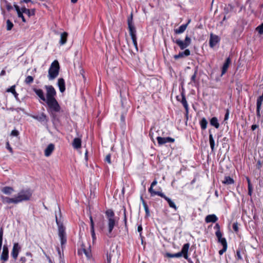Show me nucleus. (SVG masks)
Masks as SVG:
<instances>
[{"instance_id":"nucleus-1","label":"nucleus","mask_w":263,"mask_h":263,"mask_svg":"<svg viewBox=\"0 0 263 263\" xmlns=\"http://www.w3.org/2000/svg\"><path fill=\"white\" fill-rule=\"evenodd\" d=\"M133 13H131L130 16L127 18L128 28L129 29V34L131 36L133 44L135 47L136 50L138 51V46L136 37V30L133 22Z\"/></svg>"},{"instance_id":"nucleus-2","label":"nucleus","mask_w":263,"mask_h":263,"mask_svg":"<svg viewBox=\"0 0 263 263\" xmlns=\"http://www.w3.org/2000/svg\"><path fill=\"white\" fill-rule=\"evenodd\" d=\"M60 65L58 61H54L51 64L48 70V77L49 80L55 79L59 73Z\"/></svg>"},{"instance_id":"nucleus-3","label":"nucleus","mask_w":263,"mask_h":263,"mask_svg":"<svg viewBox=\"0 0 263 263\" xmlns=\"http://www.w3.org/2000/svg\"><path fill=\"white\" fill-rule=\"evenodd\" d=\"M32 192L30 190L27 189L21 190L15 197L16 203L17 204L20 202L30 200Z\"/></svg>"},{"instance_id":"nucleus-4","label":"nucleus","mask_w":263,"mask_h":263,"mask_svg":"<svg viewBox=\"0 0 263 263\" xmlns=\"http://www.w3.org/2000/svg\"><path fill=\"white\" fill-rule=\"evenodd\" d=\"M105 214L108 219V233L107 235L110 237L112 231L115 226V214L111 209L107 210Z\"/></svg>"},{"instance_id":"nucleus-5","label":"nucleus","mask_w":263,"mask_h":263,"mask_svg":"<svg viewBox=\"0 0 263 263\" xmlns=\"http://www.w3.org/2000/svg\"><path fill=\"white\" fill-rule=\"evenodd\" d=\"M190 247V245L189 243H185L183 245L181 251L180 252H178L177 253L175 254H171V253H166V256L170 258H173V257H181L182 255H183V257L185 259H187L188 258V255L187 252L188 250Z\"/></svg>"},{"instance_id":"nucleus-6","label":"nucleus","mask_w":263,"mask_h":263,"mask_svg":"<svg viewBox=\"0 0 263 263\" xmlns=\"http://www.w3.org/2000/svg\"><path fill=\"white\" fill-rule=\"evenodd\" d=\"M56 222L58 226L59 236L60 238L62 247L66 242V234L65 232V228L62 223L58 221L57 216H55Z\"/></svg>"},{"instance_id":"nucleus-7","label":"nucleus","mask_w":263,"mask_h":263,"mask_svg":"<svg viewBox=\"0 0 263 263\" xmlns=\"http://www.w3.org/2000/svg\"><path fill=\"white\" fill-rule=\"evenodd\" d=\"M52 111L59 112L61 107L55 98L46 99L45 101Z\"/></svg>"},{"instance_id":"nucleus-8","label":"nucleus","mask_w":263,"mask_h":263,"mask_svg":"<svg viewBox=\"0 0 263 263\" xmlns=\"http://www.w3.org/2000/svg\"><path fill=\"white\" fill-rule=\"evenodd\" d=\"M174 42L177 44L181 50H183L188 47L191 43V40L190 37L186 36L184 41L179 39L176 40Z\"/></svg>"},{"instance_id":"nucleus-9","label":"nucleus","mask_w":263,"mask_h":263,"mask_svg":"<svg viewBox=\"0 0 263 263\" xmlns=\"http://www.w3.org/2000/svg\"><path fill=\"white\" fill-rule=\"evenodd\" d=\"M45 88L46 90V99L55 98L56 91L52 85H46Z\"/></svg>"},{"instance_id":"nucleus-10","label":"nucleus","mask_w":263,"mask_h":263,"mask_svg":"<svg viewBox=\"0 0 263 263\" xmlns=\"http://www.w3.org/2000/svg\"><path fill=\"white\" fill-rule=\"evenodd\" d=\"M219 41L220 38L218 35L211 33L209 41V44L211 47H214L216 45V44L219 42Z\"/></svg>"},{"instance_id":"nucleus-11","label":"nucleus","mask_w":263,"mask_h":263,"mask_svg":"<svg viewBox=\"0 0 263 263\" xmlns=\"http://www.w3.org/2000/svg\"><path fill=\"white\" fill-rule=\"evenodd\" d=\"M157 140L159 145H162L167 142H174L175 139L171 137L162 138L161 137H157Z\"/></svg>"},{"instance_id":"nucleus-12","label":"nucleus","mask_w":263,"mask_h":263,"mask_svg":"<svg viewBox=\"0 0 263 263\" xmlns=\"http://www.w3.org/2000/svg\"><path fill=\"white\" fill-rule=\"evenodd\" d=\"M157 195L163 198L166 201H167L171 208L174 209L175 210H177V208L175 203L170 198L166 197L163 193H157Z\"/></svg>"},{"instance_id":"nucleus-13","label":"nucleus","mask_w":263,"mask_h":263,"mask_svg":"<svg viewBox=\"0 0 263 263\" xmlns=\"http://www.w3.org/2000/svg\"><path fill=\"white\" fill-rule=\"evenodd\" d=\"M90 246L88 248H87L84 243L82 244V249L79 251V254H82V252L84 253L85 256L88 258H90L91 257V252L89 249Z\"/></svg>"},{"instance_id":"nucleus-14","label":"nucleus","mask_w":263,"mask_h":263,"mask_svg":"<svg viewBox=\"0 0 263 263\" xmlns=\"http://www.w3.org/2000/svg\"><path fill=\"white\" fill-rule=\"evenodd\" d=\"M21 249V247L19 246L17 243H15L13 245L11 255L13 258L16 259L17 257L19 251Z\"/></svg>"},{"instance_id":"nucleus-15","label":"nucleus","mask_w":263,"mask_h":263,"mask_svg":"<svg viewBox=\"0 0 263 263\" xmlns=\"http://www.w3.org/2000/svg\"><path fill=\"white\" fill-rule=\"evenodd\" d=\"M32 117L41 122H47L48 121L47 116L43 112L40 115L32 116Z\"/></svg>"},{"instance_id":"nucleus-16","label":"nucleus","mask_w":263,"mask_h":263,"mask_svg":"<svg viewBox=\"0 0 263 263\" xmlns=\"http://www.w3.org/2000/svg\"><path fill=\"white\" fill-rule=\"evenodd\" d=\"M191 52L190 50L188 49H185L184 51L180 52L179 54H176L174 56V58L177 60L179 58H182L184 57H188L190 55Z\"/></svg>"},{"instance_id":"nucleus-17","label":"nucleus","mask_w":263,"mask_h":263,"mask_svg":"<svg viewBox=\"0 0 263 263\" xmlns=\"http://www.w3.org/2000/svg\"><path fill=\"white\" fill-rule=\"evenodd\" d=\"M8 249L6 246L4 245L3 246V252L1 256V260H3L4 261H7L8 259Z\"/></svg>"},{"instance_id":"nucleus-18","label":"nucleus","mask_w":263,"mask_h":263,"mask_svg":"<svg viewBox=\"0 0 263 263\" xmlns=\"http://www.w3.org/2000/svg\"><path fill=\"white\" fill-rule=\"evenodd\" d=\"M215 235L218 239V241L220 243L222 246H227L226 239L223 238L222 234L220 231H216Z\"/></svg>"},{"instance_id":"nucleus-19","label":"nucleus","mask_w":263,"mask_h":263,"mask_svg":"<svg viewBox=\"0 0 263 263\" xmlns=\"http://www.w3.org/2000/svg\"><path fill=\"white\" fill-rule=\"evenodd\" d=\"M1 199H2V201L4 203L9 204V203H14V204H17L16 200L15 199V197H14V198H10V197H5V196H2L1 197Z\"/></svg>"},{"instance_id":"nucleus-20","label":"nucleus","mask_w":263,"mask_h":263,"mask_svg":"<svg viewBox=\"0 0 263 263\" xmlns=\"http://www.w3.org/2000/svg\"><path fill=\"white\" fill-rule=\"evenodd\" d=\"M191 20H189L187 23L185 24L182 25L180 26L178 29H176L174 30V32L176 34H181L183 33L185 29H186L189 24L190 23Z\"/></svg>"},{"instance_id":"nucleus-21","label":"nucleus","mask_w":263,"mask_h":263,"mask_svg":"<svg viewBox=\"0 0 263 263\" xmlns=\"http://www.w3.org/2000/svg\"><path fill=\"white\" fill-rule=\"evenodd\" d=\"M33 90L41 100L44 102L46 100V97L44 96V93L42 89L34 88Z\"/></svg>"},{"instance_id":"nucleus-22","label":"nucleus","mask_w":263,"mask_h":263,"mask_svg":"<svg viewBox=\"0 0 263 263\" xmlns=\"http://www.w3.org/2000/svg\"><path fill=\"white\" fill-rule=\"evenodd\" d=\"M157 183V181L155 179L151 184V187L148 189V192L151 193L152 196H154L156 195H157V193H162L159 191H155L153 189L154 186L156 185Z\"/></svg>"},{"instance_id":"nucleus-23","label":"nucleus","mask_w":263,"mask_h":263,"mask_svg":"<svg viewBox=\"0 0 263 263\" xmlns=\"http://www.w3.org/2000/svg\"><path fill=\"white\" fill-rule=\"evenodd\" d=\"M58 85L61 92L63 93L65 90V83L64 79L60 78L58 79Z\"/></svg>"},{"instance_id":"nucleus-24","label":"nucleus","mask_w":263,"mask_h":263,"mask_svg":"<svg viewBox=\"0 0 263 263\" xmlns=\"http://www.w3.org/2000/svg\"><path fill=\"white\" fill-rule=\"evenodd\" d=\"M54 149V145L53 144H49L45 150V155L46 157H49Z\"/></svg>"},{"instance_id":"nucleus-25","label":"nucleus","mask_w":263,"mask_h":263,"mask_svg":"<svg viewBox=\"0 0 263 263\" xmlns=\"http://www.w3.org/2000/svg\"><path fill=\"white\" fill-rule=\"evenodd\" d=\"M119 85L120 88V96H122V95L124 93H126L127 92V86L126 83L120 81L119 82Z\"/></svg>"},{"instance_id":"nucleus-26","label":"nucleus","mask_w":263,"mask_h":263,"mask_svg":"<svg viewBox=\"0 0 263 263\" xmlns=\"http://www.w3.org/2000/svg\"><path fill=\"white\" fill-rule=\"evenodd\" d=\"M218 220V218L214 214L209 215L206 216L205 221L206 223L215 222Z\"/></svg>"},{"instance_id":"nucleus-27","label":"nucleus","mask_w":263,"mask_h":263,"mask_svg":"<svg viewBox=\"0 0 263 263\" xmlns=\"http://www.w3.org/2000/svg\"><path fill=\"white\" fill-rule=\"evenodd\" d=\"M230 63H231V60H230V58H228L226 59V60L222 66L221 75L224 74L227 72Z\"/></svg>"},{"instance_id":"nucleus-28","label":"nucleus","mask_w":263,"mask_h":263,"mask_svg":"<svg viewBox=\"0 0 263 263\" xmlns=\"http://www.w3.org/2000/svg\"><path fill=\"white\" fill-rule=\"evenodd\" d=\"M72 146L74 148L78 149L81 147V140L79 138H76L73 139Z\"/></svg>"},{"instance_id":"nucleus-29","label":"nucleus","mask_w":263,"mask_h":263,"mask_svg":"<svg viewBox=\"0 0 263 263\" xmlns=\"http://www.w3.org/2000/svg\"><path fill=\"white\" fill-rule=\"evenodd\" d=\"M21 10L23 13L27 14L29 17L33 16L35 14L34 9L30 10L29 9H27L25 7H22Z\"/></svg>"},{"instance_id":"nucleus-30","label":"nucleus","mask_w":263,"mask_h":263,"mask_svg":"<svg viewBox=\"0 0 263 263\" xmlns=\"http://www.w3.org/2000/svg\"><path fill=\"white\" fill-rule=\"evenodd\" d=\"M68 33L66 32H64L61 34V38L60 40V44L61 45L65 44L67 42Z\"/></svg>"},{"instance_id":"nucleus-31","label":"nucleus","mask_w":263,"mask_h":263,"mask_svg":"<svg viewBox=\"0 0 263 263\" xmlns=\"http://www.w3.org/2000/svg\"><path fill=\"white\" fill-rule=\"evenodd\" d=\"M181 96H182L181 103L185 109L186 114H187L189 112V106H188L187 103V101L185 99V95L183 94V93H182Z\"/></svg>"},{"instance_id":"nucleus-32","label":"nucleus","mask_w":263,"mask_h":263,"mask_svg":"<svg viewBox=\"0 0 263 263\" xmlns=\"http://www.w3.org/2000/svg\"><path fill=\"white\" fill-rule=\"evenodd\" d=\"M13 191V189L10 186H5L2 189V192L6 195H10Z\"/></svg>"},{"instance_id":"nucleus-33","label":"nucleus","mask_w":263,"mask_h":263,"mask_svg":"<svg viewBox=\"0 0 263 263\" xmlns=\"http://www.w3.org/2000/svg\"><path fill=\"white\" fill-rule=\"evenodd\" d=\"M210 124L212 126H214L216 128H218L219 127V124L218 121V119L216 117H213L210 120Z\"/></svg>"},{"instance_id":"nucleus-34","label":"nucleus","mask_w":263,"mask_h":263,"mask_svg":"<svg viewBox=\"0 0 263 263\" xmlns=\"http://www.w3.org/2000/svg\"><path fill=\"white\" fill-rule=\"evenodd\" d=\"M224 184H231L234 183V180L230 176H227L224 178V180L222 181Z\"/></svg>"},{"instance_id":"nucleus-35","label":"nucleus","mask_w":263,"mask_h":263,"mask_svg":"<svg viewBox=\"0 0 263 263\" xmlns=\"http://www.w3.org/2000/svg\"><path fill=\"white\" fill-rule=\"evenodd\" d=\"M209 141L211 149L212 151H213L214 149L215 142L213 137V135L211 134L209 135Z\"/></svg>"},{"instance_id":"nucleus-36","label":"nucleus","mask_w":263,"mask_h":263,"mask_svg":"<svg viewBox=\"0 0 263 263\" xmlns=\"http://www.w3.org/2000/svg\"><path fill=\"white\" fill-rule=\"evenodd\" d=\"M200 126L202 129H205L207 127L208 121L205 118H203L200 121Z\"/></svg>"},{"instance_id":"nucleus-37","label":"nucleus","mask_w":263,"mask_h":263,"mask_svg":"<svg viewBox=\"0 0 263 263\" xmlns=\"http://www.w3.org/2000/svg\"><path fill=\"white\" fill-rule=\"evenodd\" d=\"M263 101V92L257 99L256 107L261 108L262 102Z\"/></svg>"},{"instance_id":"nucleus-38","label":"nucleus","mask_w":263,"mask_h":263,"mask_svg":"<svg viewBox=\"0 0 263 263\" xmlns=\"http://www.w3.org/2000/svg\"><path fill=\"white\" fill-rule=\"evenodd\" d=\"M141 198L142 200L143 206H144L145 211L146 212V216H149V211L148 205H147L146 203L144 201L142 197H141Z\"/></svg>"},{"instance_id":"nucleus-39","label":"nucleus","mask_w":263,"mask_h":263,"mask_svg":"<svg viewBox=\"0 0 263 263\" xmlns=\"http://www.w3.org/2000/svg\"><path fill=\"white\" fill-rule=\"evenodd\" d=\"M197 73H198V67H196V68L195 69L194 73L191 77V81L192 82H193L194 83H195L197 82L196 78Z\"/></svg>"},{"instance_id":"nucleus-40","label":"nucleus","mask_w":263,"mask_h":263,"mask_svg":"<svg viewBox=\"0 0 263 263\" xmlns=\"http://www.w3.org/2000/svg\"><path fill=\"white\" fill-rule=\"evenodd\" d=\"M6 24H7V30L8 31L11 30L13 27V23L9 20H7L6 21Z\"/></svg>"},{"instance_id":"nucleus-41","label":"nucleus","mask_w":263,"mask_h":263,"mask_svg":"<svg viewBox=\"0 0 263 263\" xmlns=\"http://www.w3.org/2000/svg\"><path fill=\"white\" fill-rule=\"evenodd\" d=\"M33 81V78L32 76H29L26 77L25 82L27 84L32 83Z\"/></svg>"},{"instance_id":"nucleus-42","label":"nucleus","mask_w":263,"mask_h":263,"mask_svg":"<svg viewBox=\"0 0 263 263\" xmlns=\"http://www.w3.org/2000/svg\"><path fill=\"white\" fill-rule=\"evenodd\" d=\"M257 31L260 34L263 33V23L256 28Z\"/></svg>"},{"instance_id":"nucleus-43","label":"nucleus","mask_w":263,"mask_h":263,"mask_svg":"<svg viewBox=\"0 0 263 263\" xmlns=\"http://www.w3.org/2000/svg\"><path fill=\"white\" fill-rule=\"evenodd\" d=\"M15 87V85L12 86L10 88L7 89V92H10L12 93H16Z\"/></svg>"},{"instance_id":"nucleus-44","label":"nucleus","mask_w":263,"mask_h":263,"mask_svg":"<svg viewBox=\"0 0 263 263\" xmlns=\"http://www.w3.org/2000/svg\"><path fill=\"white\" fill-rule=\"evenodd\" d=\"M23 13V12H22H22H18V13H17V15H18V17H20V18H22V21L23 22L25 23V22H26V20L25 18Z\"/></svg>"},{"instance_id":"nucleus-45","label":"nucleus","mask_w":263,"mask_h":263,"mask_svg":"<svg viewBox=\"0 0 263 263\" xmlns=\"http://www.w3.org/2000/svg\"><path fill=\"white\" fill-rule=\"evenodd\" d=\"M223 247V248L222 249L220 250L219 251V255H221L223 254V253H224L227 249V246L225 245V246H222Z\"/></svg>"},{"instance_id":"nucleus-46","label":"nucleus","mask_w":263,"mask_h":263,"mask_svg":"<svg viewBox=\"0 0 263 263\" xmlns=\"http://www.w3.org/2000/svg\"><path fill=\"white\" fill-rule=\"evenodd\" d=\"M6 147L11 154H13V149L12 147L10 146L9 142L8 141L6 143Z\"/></svg>"},{"instance_id":"nucleus-47","label":"nucleus","mask_w":263,"mask_h":263,"mask_svg":"<svg viewBox=\"0 0 263 263\" xmlns=\"http://www.w3.org/2000/svg\"><path fill=\"white\" fill-rule=\"evenodd\" d=\"M90 231H91V234L92 238V239H93V241H94L96 239V235H95V229H91Z\"/></svg>"},{"instance_id":"nucleus-48","label":"nucleus","mask_w":263,"mask_h":263,"mask_svg":"<svg viewBox=\"0 0 263 263\" xmlns=\"http://www.w3.org/2000/svg\"><path fill=\"white\" fill-rule=\"evenodd\" d=\"M123 213H124V221L125 225L126 226L127 218H126V210L124 207H123Z\"/></svg>"},{"instance_id":"nucleus-49","label":"nucleus","mask_w":263,"mask_h":263,"mask_svg":"<svg viewBox=\"0 0 263 263\" xmlns=\"http://www.w3.org/2000/svg\"><path fill=\"white\" fill-rule=\"evenodd\" d=\"M233 229L235 232H237L238 231V227L237 222L233 224Z\"/></svg>"},{"instance_id":"nucleus-50","label":"nucleus","mask_w":263,"mask_h":263,"mask_svg":"<svg viewBox=\"0 0 263 263\" xmlns=\"http://www.w3.org/2000/svg\"><path fill=\"white\" fill-rule=\"evenodd\" d=\"M110 157H111L110 155L108 154L106 155L105 159V161L107 162L109 164L111 163Z\"/></svg>"},{"instance_id":"nucleus-51","label":"nucleus","mask_w":263,"mask_h":263,"mask_svg":"<svg viewBox=\"0 0 263 263\" xmlns=\"http://www.w3.org/2000/svg\"><path fill=\"white\" fill-rule=\"evenodd\" d=\"M18 134L19 133L17 130H13L11 133V135L13 136H17Z\"/></svg>"},{"instance_id":"nucleus-52","label":"nucleus","mask_w":263,"mask_h":263,"mask_svg":"<svg viewBox=\"0 0 263 263\" xmlns=\"http://www.w3.org/2000/svg\"><path fill=\"white\" fill-rule=\"evenodd\" d=\"M90 228L91 229H94V222L92 219V217L91 216H90Z\"/></svg>"},{"instance_id":"nucleus-53","label":"nucleus","mask_w":263,"mask_h":263,"mask_svg":"<svg viewBox=\"0 0 263 263\" xmlns=\"http://www.w3.org/2000/svg\"><path fill=\"white\" fill-rule=\"evenodd\" d=\"M14 7L15 9L16 10L17 13H18V12H22L21 9H20L19 6H17V5L14 4Z\"/></svg>"},{"instance_id":"nucleus-54","label":"nucleus","mask_w":263,"mask_h":263,"mask_svg":"<svg viewBox=\"0 0 263 263\" xmlns=\"http://www.w3.org/2000/svg\"><path fill=\"white\" fill-rule=\"evenodd\" d=\"M229 116V109H227L226 113L224 116V121H226L228 119Z\"/></svg>"},{"instance_id":"nucleus-55","label":"nucleus","mask_w":263,"mask_h":263,"mask_svg":"<svg viewBox=\"0 0 263 263\" xmlns=\"http://www.w3.org/2000/svg\"><path fill=\"white\" fill-rule=\"evenodd\" d=\"M112 255L111 253H110L109 255H107V263H110L111 262V259Z\"/></svg>"},{"instance_id":"nucleus-56","label":"nucleus","mask_w":263,"mask_h":263,"mask_svg":"<svg viewBox=\"0 0 263 263\" xmlns=\"http://www.w3.org/2000/svg\"><path fill=\"white\" fill-rule=\"evenodd\" d=\"M236 255H237V259H239V260L242 259V257L241 256L240 252L239 250H237V251Z\"/></svg>"},{"instance_id":"nucleus-57","label":"nucleus","mask_w":263,"mask_h":263,"mask_svg":"<svg viewBox=\"0 0 263 263\" xmlns=\"http://www.w3.org/2000/svg\"><path fill=\"white\" fill-rule=\"evenodd\" d=\"M261 108L256 107V115L258 118H260L261 115L260 113Z\"/></svg>"},{"instance_id":"nucleus-58","label":"nucleus","mask_w":263,"mask_h":263,"mask_svg":"<svg viewBox=\"0 0 263 263\" xmlns=\"http://www.w3.org/2000/svg\"><path fill=\"white\" fill-rule=\"evenodd\" d=\"M247 180L248 182V189L253 188L251 183V181L249 177H247Z\"/></svg>"},{"instance_id":"nucleus-59","label":"nucleus","mask_w":263,"mask_h":263,"mask_svg":"<svg viewBox=\"0 0 263 263\" xmlns=\"http://www.w3.org/2000/svg\"><path fill=\"white\" fill-rule=\"evenodd\" d=\"M2 240H3V231H0V245H2Z\"/></svg>"},{"instance_id":"nucleus-60","label":"nucleus","mask_w":263,"mask_h":263,"mask_svg":"<svg viewBox=\"0 0 263 263\" xmlns=\"http://www.w3.org/2000/svg\"><path fill=\"white\" fill-rule=\"evenodd\" d=\"M6 8L8 11H10L12 9L13 7L10 4H7L6 6Z\"/></svg>"},{"instance_id":"nucleus-61","label":"nucleus","mask_w":263,"mask_h":263,"mask_svg":"<svg viewBox=\"0 0 263 263\" xmlns=\"http://www.w3.org/2000/svg\"><path fill=\"white\" fill-rule=\"evenodd\" d=\"M214 228L217 229L216 231H220V227L218 223H216L215 224Z\"/></svg>"},{"instance_id":"nucleus-62","label":"nucleus","mask_w":263,"mask_h":263,"mask_svg":"<svg viewBox=\"0 0 263 263\" xmlns=\"http://www.w3.org/2000/svg\"><path fill=\"white\" fill-rule=\"evenodd\" d=\"M142 231V226L141 225H139L138 227V231L140 233L141 232V231ZM140 236L141 237V233L140 234Z\"/></svg>"},{"instance_id":"nucleus-63","label":"nucleus","mask_w":263,"mask_h":263,"mask_svg":"<svg viewBox=\"0 0 263 263\" xmlns=\"http://www.w3.org/2000/svg\"><path fill=\"white\" fill-rule=\"evenodd\" d=\"M258 126L257 125L253 124L251 126V129H252V130H254L257 128H258Z\"/></svg>"},{"instance_id":"nucleus-64","label":"nucleus","mask_w":263,"mask_h":263,"mask_svg":"<svg viewBox=\"0 0 263 263\" xmlns=\"http://www.w3.org/2000/svg\"><path fill=\"white\" fill-rule=\"evenodd\" d=\"M261 162L260 160H258L257 161V167L259 169L261 167Z\"/></svg>"}]
</instances>
